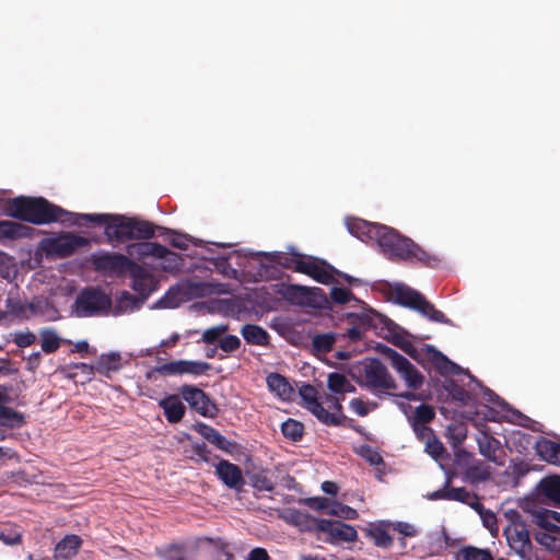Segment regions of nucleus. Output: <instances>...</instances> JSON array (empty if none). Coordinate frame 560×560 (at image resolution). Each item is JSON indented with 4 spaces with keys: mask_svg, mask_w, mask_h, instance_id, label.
Listing matches in <instances>:
<instances>
[{
    "mask_svg": "<svg viewBox=\"0 0 560 560\" xmlns=\"http://www.w3.org/2000/svg\"><path fill=\"white\" fill-rule=\"evenodd\" d=\"M422 296V293L404 283H397L390 290V298L395 303L413 311Z\"/></svg>",
    "mask_w": 560,
    "mask_h": 560,
    "instance_id": "aec40b11",
    "label": "nucleus"
},
{
    "mask_svg": "<svg viewBox=\"0 0 560 560\" xmlns=\"http://www.w3.org/2000/svg\"><path fill=\"white\" fill-rule=\"evenodd\" d=\"M394 369L399 374L400 378L404 380L409 389L417 390L423 385V375L408 361V359H405L401 365L398 364Z\"/></svg>",
    "mask_w": 560,
    "mask_h": 560,
    "instance_id": "bb28decb",
    "label": "nucleus"
},
{
    "mask_svg": "<svg viewBox=\"0 0 560 560\" xmlns=\"http://www.w3.org/2000/svg\"><path fill=\"white\" fill-rule=\"evenodd\" d=\"M164 416L170 423H178L185 416L186 407L178 395H168L159 401Z\"/></svg>",
    "mask_w": 560,
    "mask_h": 560,
    "instance_id": "b1692460",
    "label": "nucleus"
},
{
    "mask_svg": "<svg viewBox=\"0 0 560 560\" xmlns=\"http://www.w3.org/2000/svg\"><path fill=\"white\" fill-rule=\"evenodd\" d=\"M210 363L203 361L177 360L159 365L155 368V371L163 376L182 374L201 375L210 370Z\"/></svg>",
    "mask_w": 560,
    "mask_h": 560,
    "instance_id": "9b49d317",
    "label": "nucleus"
},
{
    "mask_svg": "<svg viewBox=\"0 0 560 560\" xmlns=\"http://www.w3.org/2000/svg\"><path fill=\"white\" fill-rule=\"evenodd\" d=\"M89 241L72 233H60L57 236L45 237L39 243V249L48 258H67L79 247L86 246Z\"/></svg>",
    "mask_w": 560,
    "mask_h": 560,
    "instance_id": "423d86ee",
    "label": "nucleus"
},
{
    "mask_svg": "<svg viewBox=\"0 0 560 560\" xmlns=\"http://www.w3.org/2000/svg\"><path fill=\"white\" fill-rule=\"evenodd\" d=\"M538 489L541 495L555 506L560 508V476L552 475L539 481Z\"/></svg>",
    "mask_w": 560,
    "mask_h": 560,
    "instance_id": "c85d7f7f",
    "label": "nucleus"
},
{
    "mask_svg": "<svg viewBox=\"0 0 560 560\" xmlns=\"http://www.w3.org/2000/svg\"><path fill=\"white\" fill-rule=\"evenodd\" d=\"M382 253L390 260L419 261L428 267H433L438 259L428 254L411 238L398 233L393 228L381 225L374 240Z\"/></svg>",
    "mask_w": 560,
    "mask_h": 560,
    "instance_id": "f03ea898",
    "label": "nucleus"
},
{
    "mask_svg": "<svg viewBox=\"0 0 560 560\" xmlns=\"http://www.w3.org/2000/svg\"><path fill=\"white\" fill-rule=\"evenodd\" d=\"M558 536H560V533L537 532L535 534V539L538 544L545 546L547 549L553 550L560 546V539Z\"/></svg>",
    "mask_w": 560,
    "mask_h": 560,
    "instance_id": "3c124183",
    "label": "nucleus"
},
{
    "mask_svg": "<svg viewBox=\"0 0 560 560\" xmlns=\"http://www.w3.org/2000/svg\"><path fill=\"white\" fill-rule=\"evenodd\" d=\"M392 342L398 347L399 349H401L405 353H407L410 358H412L413 360H418L419 359V352L418 350L416 349V347L409 341L407 340L406 338H404L402 336L400 335H395L392 339Z\"/></svg>",
    "mask_w": 560,
    "mask_h": 560,
    "instance_id": "13d9d810",
    "label": "nucleus"
},
{
    "mask_svg": "<svg viewBox=\"0 0 560 560\" xmlns=\"http://www.w3.org/2000/svg\"><path fill=\"white\" fill-rule=\"evenodd\" d=\"M335 343V336L331 334H318L312 339V346L316 351L329 352Z\"/></svg>",
    "mask_w": 560,
    "mask_h": 560,
    "instance_id": "8fccbe9b",
    "label": "nucleus"
},
{
    "mask_svg": "<svg viewBox=\"0 0 560 560\" xmlns=\"http://www.w3.org/2000/svg\"><path fill=\"white\" fill-rule=\"evenodd\" d=\"M290 296L300 304L313 305L314 298L322 294L319 288H307L303 285H291L289 289Z\"/></svg>",
    "mask_w": 560,
    "mask_h": 560,
    "instance_id": "58836bf2",
    "label": "nucleus"
},
{
    "mask_svg": "<svg viewBox=\"0 0 560 560\" xmlns=\"http://www.w3.org/2000/svg\"><path fill=\"white\" fill-rule=\"evenodd\" d=\"M366 535L374 541L377 547L389 548L393 545V537L382 525L372 526L368 529Z\"/></svg>",
    "mask_w": 560,
    "mask_h": 560,
    "instance_id": "a19ab883",
    "label": "nucleus"
},
{
    "mask_svg": "<svg viewBox=\"0 0 560 560\" xmlns=\"http://www.w3.org/2000/svg\"><path fill=\"white\" fill-rule=\"evenodd\" d=\"M327 514L347 520H354L358 517V512L354 509L341 503L334 504V506L327 511Z\"/></svg>",
    "mask_w": 560,
    "mask_h": 560,
    "instance_id": "680f3d73",
    "label": "nucleus"
},
{
    "mask_svg": "<svg viewBox=\"0 0 560 560\" xmlns=\"http://www.w3.org/2000/svg\"><path fill=\"white\" fill-rule=\"evenodd\" d=\"M35 229L20 222L2 220L0 221V240L32 238Z\"/></svg>",
    "mask_w": 560,
    "mask_h": 560,
    "instance_id": "5701e85b",
    "label": "nucleus"
},
{
    "mask_svg": "<svg viewBox=\"0 0 560 560\" xmlns=\"http://www.w3.org/2000/svg\"><path fill=\"white\" fill-rule=\"evenodd\" d=\"M228 330V326H214L211 328H208L202 334V341L209 345L214 343L215 341L220 340V336L224 334Z\"/></svg>",
    "mask_w": 560,
    "mask_h": 560,
    "instance_id": "774afa93",
    "label": "nucleus"
},
{
    "mask_svg": "<svg viewBox=\"0 0 560 560\" xmlns=\"http://www.w3.org/2000/svg\"><path fill=\"white\" fill-rule=\"evenodd\" d=\"M198 284L191 282H182L171 287L162 298L161 303L166 307H176L180 303L189 300L197 291Z\"/></svg>",
    "mask_w": 560,
    "mask_h": 560,
    "instance_id": "dca6fc26",
    "label": "nucleus"
},
{
    "mask_svg": "<svg viewBox=\"0 0 560 560\" xmlns=\"http://www.w3.org/2000/svg\"><path fill=\"white\" fill-rule=\"evenodd\" d=\"M416 312L420 313L423 317L431 322L450 325L451 320L445 316L443 312L438 310L434 304L423 295L417 307Z\"/></svg>",
    "mask_w": 560,
    "mask_h": 560,
    "instance_id": "f704fd0d",
    "label": "nucleus"
},
{
    "mask_svg": "<svg viewBox=\"0 0 560 560\" xmlns=\"http://www.w3.org/2000/svg\"><path fill=\"white\" fill-rule=\"evenodd\" d=\"M180 396L189 407L206 418H215L219 413L217 404L210 396L194 385L185 384L179 388Z\"/></svg>",
    "mask_w": 560,
    "mask_h": 560,
    "instance_id": "0eeeda50",
    "label": "nucleus"
},
{
    "mask_svg": "<svg viewBox=\"0 0 560 560\" xmlns=\"http://www.w3.org/2000/svg\"><path fill=\"white\" fill-rule=\"evenodd\" d=\"M457 556L462 560H492V555L488 549H480L475 546L462 547Z\"/></svg>",
    "mask_w": 560,
    "mask_h": 560,
    "instance_id": "49530a36",
    "label": "nucleus"
},
{
    "mask_svg": "<svg viewBox=\"0 0 560 560\" xmlns=\"http://www.w3.org/2000/svg\"><path fill=\"white\" fill-rule=\"evenodd\" d=\"M207 441L213 444L217 448L232 453L236 447V443L228 440L218 430H214Z\"/></svg>",
    "mask_w": 560,
    "mask_h": 560,
    "instance_id": "864d4df0",
    "label": "nucleus"
},
{
    "mask_svg": "<svg viewBox=\"0 0 560 560\" xmlns=\"http://www.w3.org/2000/svg\"><path fill=\"white\" fill-rule=\"evenodd\" d=\"M281 432L287 439L298 442L303 438L304 427L298 420L288 419L282 423Z\"/></svg>",
    "mask_w": 560,
    "mask_h": 560,
    "instance_id": "c03bdc74",
    "label": "nucleus"
},
{
    "mask_svg": "<svg viewBox=\"0 0 560 560\" xmlns=\"http://www.w3.org/2000/svg\"><path fill=\"white\" fill-rule=\"evenodd\" d=\"M7 213L11 218L35 225L54 222L73 224L77 213H72L44 197L19 196L7 203Z\"/></svg>",
    "mask_w": 560,
    "mask_h": 560,
    "instance_id": "f257e3e1",
    "label": "nucleus"
},
{
    "mask_svg": "<svg viewBox=\"0 0 560 560\" xmlns=\"http://www.w3.org/2000/svg\"><path fill=\"white\" fill-rule=\"evenodd\" d=\"M241 335L245 341L249 345L256 346H268L270 342V336L268 331L256 324H245L241 328Z\"/></svg>",
    "mask_w": 560,
    "mask_h": 560,
    "instance_id": "c756f323",
    "label": "nucleus"
},
{
    "mask_svg": "<svg viewBox=\"0 0 560 560\" xmlns=\"http://www.w3.org/2000/svg\"><path fill=\"white\" fill-rule=\"evenodd\" d=\"M271 261L282 266L285 269H290L292 271L298 272V265L299 262L303 261L304 254L300 253H293V254H285V253H276L267 255Z\"/></svg>",
    "mask_w": 560,
    "mask_h": 560,
    "instance_id": "ea45409f",
    "label": "nucleus"
},
{
    "mask_svg": "<svg viewBox=\"0 0 560 560\" xmlns=\"http://www.w3.org/2000/svg\"><path fill=\"white\" fill-rule=\"evenodd\" d=\"M250 486L257 491L271 492L275 489V483L268 476L266 470H259L248 476Z\"/></svg>",
    "mask_w": 560,
    "mask_h": 560,
    "instance_id": "79ce46f5",
    "label": "nucleus"
},
{
    "mask_svg": "<svg viewBox=\"0 0 560 560\" xmlns=\"http://www.w3.org/2000/svg\"><path fill=\"white\" fill-rule=\"evenodd\" d=\"M131 240H149L155 235V225L145 220L129 218Z\"/></svg>",
    "mask_w": 560,
    "mask_h": 560,
    "instance_id": "72a5a7b5",
    "label": "nucleus"
},
{
    "mask_svg": "<svg viewBox=\"0 0 560 560\" xmlns=\"http://www.w3.org/2000/svg\"><path fill=\"white\" fill-rule=\"evenodd\" d=\"M131 278V288L139 293L142 298H148L153 291V277L141 265L135 262L128 272Z\"/></svg>",
    "mask_w": 560,
    "mask_h": 560,
    "instance_id": "a211bd4d",
    "label": "nucleus"
},
{
    "mask_svg": "<svg viewBox=\"0 0 560 560\" xmlns=\"http://www.w3.org/2000/svg\"><path fill=\"white\" fill-rule=\"evenodd\" d=\"M74 305L78 316H96L110 310L112 299L100 287H86L77 295Z\"/></svg>",
    "mask_w": 560,
    "mask_h": 560,
    "instance_id": "39448f33",
    "label": "nucleus"
},
{
    "mask_svg": "<svg viewBox=\"0 0 560 560\" xmlns=\"http://www.w3.org/2000/svg\"><path fill=\"white\" fill-rule=\"evenodd\" d=\"M490 469L483 463L472 465L467 469V476L472 481H486L490 478Z\"/></svg>",
    "mask_w": 560,
    "mask_h": 560,
    "instance_id": "5fc2aeb1",
    "label": "nucleus"
},
{
    "mask_svg": "<svg viewBox=\"0 0 560 560\" xmlns=\"http://www.w3.org/2000/svg\"><path fill=\"white\" fill-rule=\"evenodd\" d=\"M446 389L448 392V394L451 395V397L460 402L463 406H467L470 404L471 401V395L469 392H467L463 386L458 385L457 383L451 381L447 386H446Z\"/></svg>",
    "mask_w": 560,
    "mask_h": 560,
    "instance_id": "09e8293b",
    "label": "nucleus"
},
{
    "mask_svg": "<svg viewBox=\"0 0 560 560\" xmlns=\"http://www.w3.org/2000/svg\"><path fill=\"white\" fill-rule=\"evenodd\" d=\"M399 407L407 416L411 425L413 424H428L435 417V411L432 406L427 404L419 405L415 410L409 404L400 402Z\"/></svg>",
    "mask_w": 560,
    "mask_h": 560,
    "instance_id": "393cba45",
    "label": "nucleus"
},
{
    "mask_svg": "<svg viewBox=\"0 0 560 560\" xmlns=\"http://www.w3.org/2000/svg\"><path fill=\"white\" fill-rule=\"evenodd\" d=\"M353 377L361 387L375 395L390 394V390L398 387L387 368L378 359H365L357 368V374H353Z\"/></svg>",
    "mask_w": 560,
    "mask_h": 560,
    "instance_id": "7ed1b4c3",
    "label": "nucleus"
},
{
    "mask_svg": "<svg viewBox=\"0 0 560 560\" xmlns=\"http://www.w3.org/2000/svg\"><path fill=\"white\" fill-rule=\"evenodd\" d=\"M268 388L283 400H290L294 389L288 380L279 373H270L267 378Z\"/></svg>",
    "mask_w": 560,
    "mask_h": 560,
    "instance_id": "7c9ffc66",
    "label": "nucleus"
},
{
    "mask_svg": "<svg viewBox=\"0 0 560 560\" xmlns=\"http://www.w3.org/2000/svg\"><path fill=\"white\" fill-rule=\"evenodd\" d=\"M23 416L10 407L0 406V423L4 425H14L21 422Z\"/></svg>",
    "mask_w": 560,
    "mask_h": 560,
    "instance_id": "bf43d9fd",
    "label": "nucleus"
},
{
    "mask_svg": "<svg viewBox=\"0 0 560 560\" xmlns=\"http://www.w3.org/2000/svg\"><path fill=\"white\" fill-rule=\"evenodd\" d=\"M156 555L161 560H189L191 553L184 545L171 544L156 550Z\"/></svg>",
    "mask_w": 560,
    "mask_h": 560,
    "instance_id": "4c0bfd02",
    "label": "nucleus"
},
{
    "mask_svg": "<svg viewBox=\"0 0 560 560\" xmlns=\"http://www.w3.org/2000/svg\"><path fill=\"white\" fill-rule=\"evenodd\" d=\"M536 451L538 455L546 462L555 465L560 464V444L548 440L540 439L536 442Z\"/></svg>",
    "mask_w": 560,
    "mask_h": 560,
    "instance_id": "473e14b6",
    "label": "nucleus"
},
{
    "mask_svg": "<svg viewBox=\"0 0 560 560\" xmlns=\"http://www.w3.org/2000/svg\"><path fill=\"white\" fill-rule=\"evenodd\" d=\"M479 453L489 462L498 466L504 465V453L502 451L501 442L495 439L488 430H479L476 435Z\"/></svg>",
    "mask_w": 560,
    "mask_h": 560,
    "instance_id": "f8f14e48",
    "label": "nucleus"
},
{
    "mask_svg": "<svg viewBox=\"0 0 560 560\" xmlns=\"http://www.w3.org/2000/svg\"><path fill=\"white\" fill-rule=\"evenodd\" d=\"M291 522L300 528L302 532H317L319 533V526L322 525L323 518H316L307 512L294 510L290 514Z\"/></svg>",
    "mask_w": 560,
    "mask_h": 560,
    "instance_id": "2f4dec72",
    "label": "nucleus"
},
{
    "mask_svg": "<svg viewBox=\"0 0 560 560\" xmlns=\"http://www.w3.org/2000/svg\"><path fill=\"white\" fill-rule=\"evenodd\" d=\"M200 552L210 558V560H232L233 555L226 549L218 546L207 545L200 549Z\"/></svg>",
    "mask_w": 560,
    "mask_h": 560,
    "instance_id": "603ef678",
    "label": "nucleus"
},
{
    "mask_svg": "<svg viewBox=\"0 0 560 560\" xmlns=\"http://www.w3.org/2000/svg\"><path fill=\"white\" fill-rule=\"evenodd\" d=\"M121 357L119 353L102 354L94 365L80 363L77 366L89 372H95L102 376L110 377L112 373L117 372L121 368Z\"/></svg>",
    "mask_w": 560,
    "mask_h": 560,
    "instance_id": "2eb2a0df",
    "label": "nucleus"
},
{
    "mask_svg": "<svg viewBox=\"0 0 560 560\" xmlns=\"http://www.w3.org/2000/svg\"><path fill=\"white\" fill-rule=\"evenodd\" d=\"M530 521L540 527L541 532L560 533V526L555 524L549 514V510L539 508L530 512Z\"/></svg>",
    "mask_w": 560,
    "mask_h": 560,
    "instance_id": "e433bc0d",
    "label": "nucleus"
},
{
    "mask_svg": "<svg viewBox=\"0 0 560 560\" xmlns=\"http://www.w3.org/2000/svg\"><path fill=\"white\" fill-rule=\"evenodd\" d=\"M300 396L304 401V407L317 419L324 418L325 421L332 420L327 416V409L318 399L317 389L311 384H303L299 389Z\"/></svg>",
    "mask_w": 560,
    "mask_h": 560,
    "instance_id": "f3484780",
    "label": "nucleus"
},
{
    "mask_svg": "<svg viewBox=\"0 0 560 560\" xmlns=\"http://www.w3.org/2000/svg\"><path fill=\"white\" fill-rule=\"evenodd\" d=\"M466 436L467 428L463 424L450 425L447 428V438L454 446L462 444Z\"/></svg>",
    "mask_w": 560,
    "mask_h": 560,
    "instance_id": "4d7b16f0",
    "label": "nucleus"
},
{
    "mask_svg": "<svg viewBox=\"0 0 560 560\" xmlns=\"http://www.w3.org/2000/svg\"><path fill=\"white\" fill-rule=\"evenodd\" d=\"M73 225L94 223L105 225L104 234L107 243L116 245L131 240L129 217L112 213H83L78 214Z\"/></svg>",
    "mask_w": 560,
    "mask_h": 560,
    "instance_id": "20e7f679",
    "label": "nucleus"
},
{
    "mask_svg": "<svg viewBox=\"0 0 560 560\" xmlns=\"http://www.w3.org/2000/svg\"><path fill=\"white\" fill-rule=\"evenodd\" d=\"M92 264L96 271L120 277L129 272L135 261L124 254L105 252L93 254Z\"/></svg>",
    "mask_w": 560,
    "mask_h": 560,
    "instance_id": "6e6552de",
    "label": "nucleus"
},
{
    "mask_svg": "<svg viewBox=\"0 0 560 560\" xmlns=\"http://www.w3.org/2000/svg\"><path fill=\"white\" fill-rule=\"evenodd\" d=\"M147 246L151 248L150 256L172 261L174 266H177V260L179 259L178 255L170 250L164 245L160 243H148Z\"/></svg>",
    "mask_w": 560,
    "mask_h": 560,
    "instance_id": "de8ad7c7",
    "label": "nucleus"
},
{
    "mask_svg": "<svg viewBox=\"0 0 560 560\" xmlns=\"http://www.w3.org/2000/svg\"><path fill=\"white\" fill-rule=\"evenodd\" d=\"M424 445H425V452L428 454H430L434 459H439V458L443 457V455L445 453V448L435 435L433 438H431L430 440H428V442H425Z\"/></svg>",
    "mask_w": 560,
    "mask_h": 560,
    "instance_id": "69168bd1",
    "label": "nucleus"
},
{
    "mask_svg": "<svg viewBox=\"0 0 560 560\" xmlns=\"http://www.w3.org/2000/svg\"><path fill=\"white\" fill-rule=\"evenodd\" d=\"M504 533L511 549L522 560H530L533 545L526 525L521 522H514L505 528Z\"/></svg>",
    "mask_w": 560,
    "mask_h": 560,
    "instance_id": "9d476101",
    "label": "nucleus"
},
{
    "mask_svg": "<svg viewBox=\"0 0 560 560\" xmlns=\"http://www.w3.org/2000/svg\"><path fill=\"white\" fill-rule=\"evenodd\" d=\"M241 346V340L237 336L226 335L219 340V347L224 352H234Z\"/></svg>",
    "mask_w": 560,
    "mask_h": 560,
    "instance_id": "338daca9",
    "label": "nucleus"
},
{
    "mask_svg": "<svg viewBox=\"0 0 560 560\" xmlns=\"http://www.w3.org/2000/svg\"><path fill=\"white\" fill-rule=\"evenodd\" d=\"M345 396L340 397L338 395H326L325 402L328 405V407L332 410H327V416L330 417L332 420L325 421L324 418L317 419L319 422H322L325 425L328 427H340L341 423H345L347 420V416L343 413V407L341 401L343 400Z\"/></svg>",
    "mask_w": 560,
    "mask_h": 560,
    "instance_id": "a878e982",
    "label": "nucleus"
},
{
    "mask_svg": "<svg viewBox=\"0 0 560 560\" xmlns=\"http://www.w3.org/2000/svg\"><path fill=\"white\" fill-rule=\"evenodd\" d=\"M348 316L365 329L377 328L378 325L388 326L393 324L387 317L371 308L364 310L361 313H350Z\"/></svg>",
    "mask_w": 560,
    "mask_h": 560,
    "instance_id": "cd10ccee",
    "label": "nucleus"
},
{
    "mask_svg": "<svg viewBox=\"0 0 560 560\" xmlns=\"http://www.w3.org/2000/svg\"><path fill=\"white\" fill-rule=\"evenodd\" d=\"M298 272L306 275L322 284H330L335 281V272L338 270L324 259L304 255L303 261L299 262Z\"/></svg>",
    "mask_w": 560,
    "mask_h": 560,
    "instance_id": "1a4fd4ad",
    "label": "nucleus"
},
{
    "mask_svg": "<svg viewBox=\"0 0 560 560\" xmlns=\"http://www.w3.org/2000/svg\"><path fill=\"white\" fill-rule=\"evenodd\" d=\"M40 346L45 353H54L60 348V338L52 329L40 330Z\"/></svg>",
    "mask_w": 560,
    "mask_h": 560,
    "instance_id": "37998d69",
    "label": "nucleus"
},
{
    "mask_svg": "<svg viewBox=\"0 0 560 560\" xmlns=\"http://www.w3.org/2000/svg\"><path fill=\"white\" fill-rule=\"evenodd\" d=\"M330 298L336 304H346L351 300H355V296L349 289L339 287H334L330 290Z\"/></svg>",
    "mask_w": 560,
    "mask_h": 560,
    "instance_id": "e2e57ef3",
    "label": "nucleus"
},
{
    "mask_svg": "<svg viewBox=\"0 0 560 560\" xmlns=\"http://www.w3.org/2000/svg\"><path fill=\"white\" fill-rule=\"evenodd\" d=\"M301 504L306 505L307 508L322 512V511H329L328 508L330 506V500L323 497H313V498H304L300 500Z\"/></svg>",
    "mask_w": 560,
    "mask_h": 560,
    "instance_id": "6e6d98bb",
    "label": "nucleus"
},
{
    "mask_svg": "<svg viewBox=\"0 0 560 560\" xmlns=\"http://www.w3.org/2000/svg\"><path fill=\"white\" fill-rule=\"evenodd\" d=\"M0 541L7 546H15L22 542V534L16 529L0 528Z\"/></svg>",
    "mask_w": 560,
    "mask_h": 560,
    "instance_id": "0e129e2a",
    "label": "nucleus"
},
{
    "mask_svg": "<svg viewBox=\"0 0 560 560\" xmlns=\"http://www.w3.org/2000/svg\"><path fill=\"white\" fill-rule=\"evenodd\" d=\"M83 544L82 538L75 534L66 535L54 548L55 560H71L74 558Z\"/></svg>",
    "mask_w": 560,
    "mask_h": 560,
    "instance_id": "6ab92c4d",
    "label": "nucleus"
},
{
    "mask_svg": "<svg viewBox=\"0 0 560 560\" xmlns=\"http://www.w3.org/2000/svg\"><path fill=\"white\" fill-rule=\"evenodd\" d=\"M346 224L349 233L363 242L374 241L382 225L358 218L348 219Z\"/></svg>",
    "mask_w": 560,
    "mask_h": 560,
    "instance_id": "412c9836",
    "label": "nucleus"
},
{
    "mask_svg": "<svg viewBox=\"0 0 560 560\" xmlns=\"http://www.w3.org/2000/svg\"><path fill=\"white\" fill-rule=\"evenodd\" d=\"M424 351L428 360L441 375H453L456 374L459 370L457 364L452 362L445 354L435 349L433 346H425Z\"/></svg>",
    "mask_w": 560,
    "mask_h": 560,
    "instance_id": "4be33fe9",
    "label": "nucleus"
},
{
    "mask_svg": "<svg viewBox=\"0 0 560 560\" xmlns=\"http://www.w3.org/2000/svg\"><path fill=\"white\" fill-rule=\"evenodd\" d=\"M215 475L230 489H240L244 485L242 469L226 459H220L215 465Z\"/></svg>",
    "mask_w": 560,
    "mask_h": 560,
    "instance_id": "4468645a",
    "label": "nucleus"
},
{
    "mask_svg": "<svg viewBox=\"0 0 560 560\" xmlns=\"http://www.w3.org/2000/svg\"><path fill=\"white\" fill-rule=\"evenodd\" d=\"M319 533L329 535L330 541H346L352 542L358 538L357 529L347 523L341 521H331L323 518L322 525L319 526Z\"/></svg>",
    "mask_w": 560,
    "mask_h": 560,
    "instance_id": "ddd939ff",
    "label": "nucleus"
},
{
    "mask_svg": "<svg viewBox=\"0 0 560 560\" xmlns=\"http://www.w3.org/2000/svg\"><path fill=\"white\" fill-rule=\"evenodd\" d=\"M213 269L222 275L223 277L228 279H237L238 278V271L232 267V265L229 261V257H217L212 258L209 261Z\"/></svg>",
    "mask_w": 560,
    "mask_h": 560,
    "instance_id": "a18cd8bd",
    "label": "nucleus"
},
{
    "mask_svg": "<svg viewBox=\"0 0 560 560\" xmlns=\"http://www.w3.org/2000/svg\"><path fill=\"white\" fill-rule=\"evenodd\" d=\"M477 495L475 493L469 492L466 488H450L448 489V500L458 501L462 503H469V500H476Z\"/></svg>",
    "mask_w": 560,
    "mask_h": 560,
    "instance_id": "052dcab7",
    "label": "nucleus"
},
{
    "mask_svg": "<svg viewBox=\"0 0 560 560\" xmlns=\"http://www.w3.org/2000/svg\"><path fill=\"white\" fill-rule=\"evenodd\" d=\"M327 387L331 393L341 396H345L347 393L355 392V387L350 383V381L343 374L338 372L328 374Z\"/></svg>",
    "mask_w": 560,
    "mask_h": 560,
    "instance_id": "c9c22d12",
    "label": "nucleus"
}]
</instances>
